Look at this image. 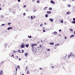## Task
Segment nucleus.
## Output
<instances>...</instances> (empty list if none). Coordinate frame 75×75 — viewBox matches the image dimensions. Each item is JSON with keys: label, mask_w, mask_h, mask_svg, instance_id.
<instances>
[{"label": "nucleus", "mask_w": 75, "mask_h": 75, "mask_svg": "<svg viewBox=\"0 0 75 75\" xmlns=\"http://www.w3.org/2000/svg\"><path fill=\"white\" fill-rule=\"evenodd\" d=\"M21 48H24L25 47V45L24 43H22V45H21Z\"/></svg>", "instance_id": "nucleus-1"}, {"label": "nucleus", "mask_w": 75, "mask_h": 75, "mask_svg": "<svg viewBox=\"0 0 75 75\" xmlns=\"http://www.w3.org/2000/svg\"><path fill=\"white\" fill-rule=\"evenodd\" d=\"M35 45H37V44H33L31 45L32 47H34V46H35Z\"/></svg>", "instance_id": "nucleus-2"}, {"label": "nucleus", "mask_w": 75, "mask_h": 75, "mask_svg": "<svg viewBox=\"0 0 75 75\" xmlns=\"http://www.w3.org/2000/svg\"><path fill=\"white\" fill-rule=\"evenodd\" d=\"M70 55H71V56H72V57H75V55H74L72 52H70Z\"/></svg>", "instance_id": "nucleus-3"}, {"label": "nucleus", "mask_w": 75, "mask_h": 75, "mask_svg": "<svg viewBox=\"0 0 75 75\" xmlns=\"http://www.w3.org/2000/svg\"><path fill=\"white\" fill-rule=\"evenodd\" d=\"M47 14H51V11H47Z\"/></svg>", "instance_id": "nucleus-4"}, {"label": "nucleus", "mask_w": 75, "mask_h": 75, "mask_svg": "<svg viewBox=\"0 0 75 75\" xmlns=\"http://www.w3.org/2000/svg\"><path fill=\"white\" fill-rule=\"evenodd\" d=\"M3 71H1L0 72V75H3Z\"/></svg>", "instance_id": "nucleus-5"}, {"label": "nucleus", "mask_w": 75, "mask_h": 75, "mask_svg": "<svg viewBox=\"0 0 75 75\" xmlns=\"http://www.w3.org/2000/svg\"><path fill=\"white\" fill-rule=\"evenodd\" d=\"M13 28L12 27H10L9 28H8L7 30H10V29H12Z\"/></svg>", "instance_id": "nucleus-6"}, {"label": "nucleus", "mask_w": 75, "mask_h": 75, "mask_svg": "<svg viewBox=\"0 0 75 75\" xmlns=\"http://www.w3.org/2000/svg\"><path fill=\"white\" fill-rule=\"evenodd\" d=\"M25 46L27 48H28V47H29V44H26L25 45Z\"/></svg>", "instance_id": "nucleus-7"}, {"label": "nucleus", "mask_w": 75, "mask_h": 75, "mask_svg": "<svg viewBox=\"0 0 75 75\" xmlns=\"http://www.w3.org/2000/svg\"><path fill=\"white\" fill-rule=\"evenodd\" d=\"M59 45V43L56 44L54 46L55 47H57V46H58Z\"/></svg>", "instance_id": "nucleus-8"}, {"label": "nucleus", "mask_w": 75, "mask_h": 75, "mask_svg": "<svg viewBox=\"0 0 75 75\" xmlns=\"http://www.w3.org/2000/svg\"><path fill=\"white\" fill-rule=\"evenodd\" d=\"M51 3H53V4H55V2H53V1H51Z\"/></svg>", "instance_id": "nucleus-9"}, {"label": "nucleus", "mask_w": 75, "mask_h": 75, "mask_svg": "<svg viewBox=\"0 0 75 75\" xmlns=\"http://www.w3.org/2000/svg\"><path fill=\"white\" fill-rule=\"evenodd\" d=\"M25 57H27L28 55V54L27 53H25Z\"/></svg>", "instance_id": "nucleus-10"}, {"label": "nucleus", "mask_w": 75, "mask_h": 75, "mask_svg": "<svg viewBox=\"0 0 75 75\" xmlns=\"http://www.w3.org/2000/svg\"><path fill=\"white\" fill-rule=\"evenodd\" d=\"M49 44H50V45H53L54 44V43L53 42H51L49 43Z\"/></svg>", "instance_id": "nucleus-11"}, {"label": "nucleus", "mask_w": 75, "mask_h": 75, "mask_svg": "<svg viewBox=\"0 0 75 75\" xmlns=\"http://www.w3.org/2000/svg\"><path fill=\"white\" fill-rule=\"evenodd\" d=\"M74 36L75 35H72L70 36V38H72V37H74Z\"/></svg>", "instance_id": "nucleus-12"}, {"label": "nucleus", "mask_w": 75, "mask_h": 75, "mask_svg": "<svg viewBox=\"0 0 75 75\" xmlns=\"http://www.w3.org/2000/svg\"><path fill=\"white\" fill-rule=\"evenodd\" d=\"M49 20L51 21V22H52L53 21V19L52 18H50Z\"/></svg>", "instance_id": "nucleus-13"}, {"label": "nucleus", "mask_w": 75, "mask_h": 75, "mask_svg": "<svg viewBox=\"0 0 75 75\" xmlns=\"http://www.w3.org/2000/svg\"><path fill=\"white\" fill-rule=\"evenodd\" d=\"M57 32H54V35H57Z\"/></svg>", "instance_id": "nucleus-14"}, {"label": "nucleus", "mask_w": 75, "mask_h": 75, "mask_svg": "<svg viewBox=\"0 0 75 75\" xmlns=\"http://www.w3.org/2000/svg\"><path fill=\"white\" fill-rule=\"evenodd\" d=\"M60 22L61 23H64V21H63V20H62V19L61 20V21Z\"/></svg>", "instance_id": "nucleus-15"}, {"label": "nucleus", "mask_w": 75, "mask_h": 75, "mask_svg": "<svg viewBox=\"0 0 75 75\" xmlns=\"http://www.w3.org/2000/svg\"><path fill=\"white\" fill-rule=\"evenodd\" d=\"M39 47V48H42V45H40Z\"/></svg>", "instance_id": "nucleus-16"}, {"label": "nucleus", "mask_w": 75, "mask_h": 75, "mask_svg": "<svg viewBox=\"0 0 75 75\" xmlns=\"http://www.w3.org/2000/svg\"><path fill=\"white\" fill-rule=\"evenodd\" d=\"M7 45V44H5L4 45V46L5 47H7V45Z\"/></svg>", "instance_id": "nucleus-17"}, {"label": "nucleus", "mask_w": 75, "mask_h": 75, "mask_svg": "<svg viewBox=\"0 0 75 75\" xmlns=\"http://www.w3.org/2000/svg\"><path fill=\"white\" fill-rule=\"evenodd\" d=\"M71 56H71V55L70 54V55H69L68 56V58H69L70 57H71Z\"/></svg>", "instance_id": "nucleus-18"}, {"label": "nucleus", "mask_w": 75, "mask_h": 75, "mask_svg": "<svg viewBox=\"0 0 75 75\" xmlns=\"http://www.w3.org/2000/svg\"><path fill=\"white\" fill-rule=\"evenodd\" d=\"M31 50L33 51H33H34V47H32L31 48Z\"/></svg>", "instance_id": "nucleus-19"}, {"label": "nucleus", "mask_w": 75, "mask_h": 75, "mask_svg": "<svg viewBox=\"0 0 75 75\" xmlns=\"http://www.w3.org/2000/svg\"><path fill=\"white\" fill-rule=\"evenodd\" d=\"M71 23H72L73 24H75V21H74L72 22Z\"/></svg>", "instance_id": "nucleus-20"}, {"label": "nucleus", "mask_w": 75, "mask_h": 75, "mask_svg": "<svg viewBox=\"0 0 75 75\" xmlns=\"http://www.w3.org/2000/svg\"><path fill=\"white\" fill-rule=\"evenodd\" d=\"M1 17H2V18H3V17H4V15H1Z\"/></svg>", "instance_id": "nucleus-21"}, {"label": "nucleus", "mask_w": 75, "mask_h": 75, "mask_svg": "<svg viewBox=\"0 0 75 75\" xmlns=\"http://www.w3.org/2000/svg\"><path fill=\"white\" fill-rule=\"evenodd\" d=\"M54 49H56L57 48V46H54Z\"/></svg>", "instance_id": "nucleus-22"}, {"label": "nucleus", "mask_w": 75, "mask_h": 75, "mask_svg": "<svg viewBox=\"0 0 75 75\" xmlns=\"http://www.w3.org/2000/svg\"><path fill=\"white\" fill-rule=\"evenodd\" d=\"M70 13H69L68 12H67V14H70Z\"/></svg>", "instance_id": "nucleus-23"}, {"label": "nucleus", "mask_w": 75, "mask_h": 75, "mask_svg": "<svg viewBox=\"0 0 75 75\" xmlns=\"http://www.w3.org/2000/svg\"><path fill=\"white\" fill-rule=\"evenodd\" d=\"M52 8H50L49 9V10H52Z\"/></svg>", "instance_id": "nucleus-24"}, {"label": "nucleus", "mask_w": 75, "mask_h": 75, "mask_svg": "<svg viewBox=\"0 0 75 75\" xmlns=\"http://www.w3.org/2000/svg\"><path fill=\"white\" fill-rule=\"evenodd\" d=\"M40 27H42L43 26V24H40Z\"/></svg>", "instance_id": "nucleus-25"}, {"label": "nucleus", "mask_w": 75, "mask_h": 75, "mask_svg": "<svg viewBox=\"0 0 75 75\" xmlns=\"http://www.w3.org/2000/svg\"><path fill=\"white\" fill-rule=\"evenodd\" d=\"M11 24V23H8V25H10V24Z\"/></svg>", "instance_id": "nucleus-26"}, {"label": "nucleus", "mask_w": 75, "mask_h": 75, "mask_svg": "<svg viewBox=\"0 0 75 75\" xmlns=\"http://www.w3.org/2000/svg\"><path fill=\"white\" fill-rule=\"evenodd\" d=\"M31 19H33L34 18L33 17V16H31Z\"/></svg>", "instance_id": "nucleus-27"}, {"label": "nucleus", "mask_w": 75, "mask_h": 75, "mask_svg": "<svg viewBox=\"0 0 75 75\" xmlns=\"http://www.w3.org/2000/svg\"><path fill=\"white\" fill-rule=\"evenodd\" d=\"M70 31H73V29H72L71 28H70Z\"/></svg>", "instance_id": "nucleus-28"}, {"label": "nucleus", "mask_w": 75, "mask_h": 75, "mask_svg": "<svg viewBox=\"0 0 75 75\" xmlns=\"http://www.w3.org/2000/svg\"><path fill=\"white\" fill-rule=\"evenodd\" d=\"M48 15H47V14L45 16V17H48Z\"/></svg>", "instance_id": "nucleus-29"}, {"label": "nucleus", "mask_w": 75, "mask_h": 75, "mask_svg": "<svg viewBox=\"0 0 75 75\" xmlns=\"http://www.w3.org/2000/svg\"><path fill=\"white\" fill-rule=\"evenodd\" d=\"M68 6L69 7H71V5L70 4H68Z\"/></svg>", "instance_id": "nucleus-30"}, {"label": "nucleus", "mask_w": 75, "mask_h": 75, "mask_svg": "<svg viewBox=\"0 0 75 75\" xmlns=\"http://www.w3.org/2000/svg\"><path fill=\"white\" fill-rule=\"evenodd\" d=\"M37 3H40V1H37Z\"/></svg>", "instance_id": "nucleus-31"}, {"label": "nucleus", "mask_w": 75, "mask_h": 75, "mask_svg": "<svg viewBox=\"0 0 75 75\" xmlns=\"http://www.w3.org/2000/svg\"><path fill=\"white\" fill-rule=\"evenodd\" d=\"M5 25V24H2L1 25V26H3Z\"/></svg>", "instance_id": "nucleus-32"}, {"label": "nucleus", "mask_w": 75, "mask_h": 75, "mask_svg": "<svg viewBox=\"0 0 75 75\" xmlns=\"http://www.w3.org/2000/svg\"><path fill=\"white\" fill-rule=\"evenodd\" d=\"M29 71H27V74H28V73H29Z\"/></svg>", "instance_id": "nucleus-33"}, {"label": "nucleus", "mask_w": 75, "mask_h": 75, "mask_svg": "<svg viewBox=\"0 0 75 75\" xmlns=\"http://www.w3.org/2000/svg\"><path fill=\"white\" fill-rule=\"evenodd\" d=\"M28 38H31V36H28Z\"/></svg>", "instance_id": "nucleus-34"}, {"label": "nucleus", "mask_w": 75, "mask_h": 75, "mask_svg": "<svg viewBox=\"0 0 75 75\" xmlns=\"http://www.w3.org/2000/svg\"><path fill=\"white\" fill-rule=\"evenodd\" d=\"M47 8V7H45L44 8V10H46Z\"/></svg>", "instance_id": "nucleus-35"}, {"label": "nucleus", "mask_w": 75, "mask_h": 75, "mask_svg": "<svg viewBox=\"0 0 75 75\" xmlns=\"http://www.w3.org/2000/svg\"><path fill=\"white\" fill-rule=\"evenodd\" d=\"M18 52H21V50H18Z\"/></svg>", "instance_id": "nucleus-36"}, {"label": "nucleus", "mask_w": 75, "mask_h": 75, "mask_svg": "<svg viewBox=\"0 0 75 75\" xmlns=\"http://www.w3.org/2000/svg\"><path fill=\"white\" fill-rule=\"evenodd\" d=\"M22 53H24V50H22Z\"/></svg>", "instance_id": "nucleus-37"}, {"label": "nucleus", "mask_w": 75, "mask_h": 75, "mask_svg": "<svg viewBox=\"0 0 75 75\" xmlns=\"http://www.w3.org/2000/svg\"><path fill=\"white\" fill-rule=\"evenodd\" d=\"M15 58H18V56H15Z\"/></svg>", "instance_id": "nucleus-38"}, {"label": "nucleus", "mask_w": 75, "mask_h": 75, "mask_svg": "<svg viewBox=\"0 0 75 75\" xmlns=\"http://www.w3.org/2000/svg\"><path fill=\"white\" fill-rule=\"evenodd\" d=\"M47 51H50V49H48L47 50Z\"/></svg>", "instance_id": "nucleus-39"}, {"label": "nucleus", "mask_w": 75, "mask_h": 75, "mask_svg": "<svg viewBox=\"0 0 75 75\" xmlns=\"http://www.w3.org/2000/svg\"><path fill=\"white\" fill-rule=\"evenodd\" d=\"M28 68V67H26V70H27V69Z\"/></svg>", "instance_id": "nucleus-40"}, {"label": "nucleus", "mask_w": 75, "mask_h": 75, "mask_svg": "<svg viewBox=\"0 0 75 75\" xmlns=\"http://www.w3.org/2000/svg\"><path fill=\"white\" fill-rule=\"evenodd\" d=\"M23 16H25V13H24L23 14Z\"/></svg>", "instance_id": "nucleus-41"}, {"label": "nucleus", "mask_w": 75, "mask_h": 75, "mask_svg": "<svg viewBox=\"0 0 75 75\" xmlns=\"http://www.w3.org/2000/svg\"><path fill=\"white\" fill-rule=\"evenodd\" d=\"M26 5H24V7H25H25H26Z\"/></svg>", "instance_id": "nucleus-42"}, {"label": "nucleus", "mask_w": 75, "mask_h": 75, "mask_svg": "<svg viewBox=\"0 0 75 75\" xmlns=\"http://www.w3.org/2000/svg\"><path fill=\"white\" fill-rule=\"evenodd\" d=\"M61 31V29H60L59 30V32H60V31Z\"/></svg>", "instance_id": "nucleus-43"}, {"label": "nucleus", "mask_w": 75, "mask_h": 75, "mask_svg": "<svg viewBox=\"0 0 75 75\" xmlns=\"http://www.w3.org/2000/svg\"><path fill=\"white\" fill-rule=\"evenodd\" d=\"M52 68H54V66H52Z\"/></svg>", "instance_id": "nucleus-44"}, {"label": "nucleus", "mask_w": 75, "mask_h": 75, "mask_svg": "<svg viewBox=\"0 0 75 75\" xmlns=\"http://www.w3.org/2000/svg\"><path fill=\"white\" fill-rule=\"evenodd\" d=\"M40 69V70H42V68H40L39 69Z\"/></svg>", "instance_id": "nucleus-45"}, {"label": "nucleus", "mask_w": 75, "mask_h": 75, "mask_svg": "<svg viewBox=\"0 0 75 75\" xmlns=\"http://www.w3.org/2000/svg\"><path fill=\"white\" fill-rule=\"evenodd\" d=\"M19 61H21V58H19Z\"/></svg>", "instance_id": "nucleus-46"}, {"label": "nucleus", "mask_w": 75, "mask_h": 75, "mask_svg": "<svg viewBox=\"0 0 75 75\" xmlns=\"http://www.w3.org/2000/svg\"><path fill=\"white\" fill-rule=\"evenodd\" d=\"M43 30H45V27H43Z\"/></svg>", "instance_id": "nucleus-47"}, {"label": "nucleus", "mask_w": 75, "mask_h": 75, "mask_svg": "<svg viewBox=\"0 0 75 75\" xmlns=\"http://www.w3.org/2000/svg\"><path fill=\"white\" fill-rule=\"evenodd\" d=\"M44 24H45V25H47V23H44Z\"/></svg>", "instance_id": "nucleus-48"}, {"label": "nucleus", "mask_w": 75, "mask_h": 75, "mask_svg": "<svg viewBox=\"0 0 75 75\" xmlns=\"http://www.w3.org/2000/svg\"><path fill=\"white\" fill-rule=\"evenodd\" d=\"M73 20L74 21H75V18H73Z\"/></svg>", "instance_id": "nucleus-49"}, {"label": "nucleus", "mask_w": 75, "mask_h": 75, "mask_svg": "<svg viewBox=\"0 0 75 75\" xmlns=\"http://www.w3.org/2000/svg\"><path fill=\"white\" fill-rule=\"evenodd\" d=\"M64 38H65V39H67V37H65Z\"/></svg>", "instance_id": "nucleus-50"}, {"label": "nucleus", "mask_w": 75, "mask_h": 75, "mask_svg": "<svg viewBox=\"0 0 75 75\" xmlns=\"http://www.w3.org/2000/svg\"><path fill=\"white\" fill-rule=\"evenodd\" d=\"M17 68H20V66H18L17 67Z\"/></svg>", "instance_id": "nucleus-51"}, {"label": "nucleus", "mask_w": 75, "mask_h": 75, "mask_svg": "<svg viewBox=\"0 0 75 75\" xmlns=\"http://www.w3.org/2000/svg\"><path fill=\"white\" fill-rule=\"evenodd\" d=\"M35 1V0H32V1L33 2Z\"/></svg>", "instance_id": "nucleus-52"}, {"label": "nucleus", "mask_w": 75, "mask_h": 75, "mask_svg": "<svg viewBox=\"0 0 75 75\" xmlns=\"http://www.w3.org/2000/svg\"><path fill=\"white\" fill-rule=\"evenodd\" d=\"M18 2H20V0H18Z\"/></svg>", "instance_id": "nucleus-53"}, {"label": "nucleus", "mask_w": 75, "mask_h": 75, "mask_svg": "<svg viewBox=\"0 0 75 75\" xmlns=\"http://www.w3.org/2000/svg\"><path fill=\"white\" fill-rule=\"evenodd\" d=\"M45 30H43V32H45Z\"/></svg>", "instance_id": "nucleus-54"}, {"label": "nucleus", "mask_w": 75, "mask_h": 75, "mask_svg": "<svg viewBox=\"0 0 75 75\" xmlns=\"http://www.w3.org/2000/svg\"><path fill=\"white\" fill-rule=\"evenodd\" d=\"M14 55H13V54H12V55L11 56L12 57V56H13Z\"/></svg>", "instance_id": "nucleus-55"}, {"label": "nucleus", "mask_w": 75, "mask_h": 75, "mask_svg": "<svg viewBox=\"0 0 75 75\" xmlns=\"http://www.w3.org/2000/svg\"><path fill=\"white\" fill-rule=\"evenodd\" d=\"M41 42H42V41L41 40Z\"/></svg>", "instance_id": "nucleus-56"}, {"label": "nucleus", "mask_w": 75, "mask_h": 75, "mask_svg": "<svg viewBox=\"0 0 75 75\" xmlns=\"http://www.w3.org/2000/svg\"><path fill=\"white\" fill-rule=\"evenodd\" d=\"M16 71H17V67H16Z\"/></svg>", "instance_id": "nucleus-57"}, {"label": "nucleus", "mask_w": 75, "mask_h": 75, "mask_svg": "<svg viewBox=\"0 0 75 75\" xmlns=\"http://www.w3.org/2000/svg\"><path fill=\"white\" fill-rule=\"evenodd\" d=\"M1 64H3V62H1Z\"/></svg>", "instance_id": "nucleus-58"}, {"label": "nucleus", "mask_w": 75, "mask_h": 75, "mask_svg": "<svg viewBox=\"0 0 75 75\" xmlns=\"http://www.w3.org/2000/svg\"><path fill=\"white\" fill-rule=\"evenodd\" d=\"M1 10V8H0V10Z\"/></svg>", "instance_id": "nucleus-59"}, {"label": "nucleus", "mask_w": 75, "mask_h": 75, "mask_svg": "<svg viewBox=\"0 0 75 75\" xmlns=\"http://www.w3.org/2000/svg\"><path fill=\"white\" fill-rule=\"evenodd\" d=\"M34 17H35V16H34L33 18H34Z\"/></svg>", "instance_id": "nucleus-60"}, {"label": "nucleus", "mask_w": 75, "mask_h": 75, "mask_svg": "<svg viewBox=\"0 0 75 75\" xmlns=\"http://www.w3.org/2000/svg\"><path fill=\"white\" fill-rule=\"evenodd\" d=\"M14 52H16V51H14Z\"/></svg>", "instance_id": "nucleus-61"}, {"label": "nucleus", "mask_w": 75, "mask_h": 75, "mask_svg": "<svg viewBox=\"0 0 75 75\" xmlns=\"http://www.w3.org/2000/svg\"><path fill=\"white\" fill-rule=\"evenodd\" d=\"M22 75H24V74H22Z\"/></svg>", "instance_id": "nucleus-62"}, {"label": "nucleus", "mask_w": 75, "mask_h": 75, "mask_svg": "<svg viewBox=\"0 0 75 75\" xmlns=\"http://www.w3.org/2000/svg\"><path fill=\"white\" fill-rule=\"evenodd\" d=\"M0 6H1V4H0Z\"/></svg>", "instance_id": "nucleus-63"}, {"label": "nucleus", "mask_w": 75, "mask_h": 75, "mask_svg": "<svg viewBox=\"0 0 75 75\" xmlns=\"http://www.w3.org/2000/svg\"><path fill=\"white\" fill-rule=\"evenodd\" d=\"M74 34H75V32H74Z\"/></svg>", "instance_id": "nucleus-64"}]
</instances>
